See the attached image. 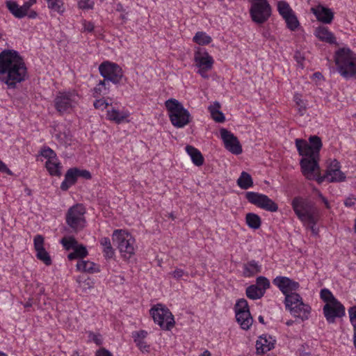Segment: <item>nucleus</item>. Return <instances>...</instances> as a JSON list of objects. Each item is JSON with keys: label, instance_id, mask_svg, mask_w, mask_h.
I'll return each instance as SVG.
<instances>
[{"label": "nucleus", "instance_id": "43", "mask_svg": "<svg viewBox=\"0 0 356 356\" xmlns=\"http://www.w3.org/2000/svg\"><path fill=\"white\" fill-rule=\"evenodd\" d=\"M321 298L326 302V304H329L330 302H334V300H338L331 291L327 289H323L320 293Z\"/></svg>", "mask_w": 356, "mask_h": 356}, {"label": "nucleus", "instance_id": "40", "mask_svg": "<svg viewBox=\"0 0 356 356\" xmlns=\"http://www.w3.org/2000/svg\"><path fill=\"white\" fill-rule=\"evenodd\" d=\"M284 20L286 23V26L291 31H295L300 25L299 21L294 13L286 17Z\"/></svg>", "mask_w": 356, "mask_h": 356}, {"label": "nucleus", "instance_id": "51", "mask_svg": "<svg viewBox=\"0 0 356 356\" xmlns=\"http://www.w3.org/2000/svg\"><path fill=\"white\" fill-rule=\"evenodd\" d=\"M94 96L97 97V95H106L108 93V89L107 90H104V87L102 85H100V82L99 84L94 88Z\"/></svg>", "mask_w": 356, "mask_h": 356}, {"label": "nucleus", "instance_id": "9", "mask_svg": "<svg viewBox=\"0 0 356 356\" xmlns=\"http://www.w3.org/2000/svg\"><path fill=\"white\" fill-rule=\"evenodd\" d=\"M154 323L165 330H170L175 325L174 316L168 308L161 304H157L150 309Z\"/></svg>", "mask_w": 356, "mask_h": 356}, {"label": "nucleus", "instance_id": "4", "mask_svg": "<svg viewBox=\"0 0 356 356\" xmlns=\"http://www.w3.org/2000/svg\"><path fill=\"white\" fill-rule=\"evenodd\" d=\"M336 65L340 74L349 79L356 74V55L348 48H342L337 51L335 58Z\"/></svg>", "mask_w": 356, "mask_h": 356}, {"label": "nucleus", "instance_id": "18", "mask_svg": "<svg viewBox=\"0 0 356 356\" xmlns=\"http://www.w3.org/2000/svg\"><path fill=\"white\" fill-rule=\"evenodd\" d=\"M44 238L40 235L38 234L34 237L33 244L34 248L36 251V257L40 261H42L45 265L50 266L52 263L49 254L46 251L44 248Z\"/></svg>", "mask_w": 356, "mask_h": 356}, {"label": "nucleus", "instance_id": "8", "mask_svg": "<svg viewBox=\"0 0 356 356\" xmlns=\"http://www.w3.org/2000/svg\"><path fill=\"white\" fill-rule=\"evenodd\" d=\"M85 213L86 209L81 204H76L67 210L65 215L66 223L73 232H78L85 227Z\"/></svg>", "mask_w": 356, "mask_h": 356}, {"label": "nucleus", "instance_id": "64", "mask_svg": "<svg viewBox=\"0 0 356 356\" xmlns=\"http://www.w3.org/2000/svg\"><path fill=\"white\" fill-rule=\"evenodd\" d=\"M210 70V69H203V67H199L198 73L204 78H207L208 76L207 74V72Z\"/></svg>", "mask_w": 356, "mask_h": 356}, {"label": "nucleus", "instance_id": "15", "mask_svg": "<svg viewBox=\"0 0 356 356\" xmlns=\"http://www.w3.org/2000/svg\"><path fill=\"white\" fill-rule=\"evenodd\" d=\"M220 133L225 147L227 150L236 155L242 152V147L238 139L231 131L222 128L220 130Z\"/></svg>", "mask_w": 356, "mask_h": 356}, {"label": "nucleus", "instance_id": "3", "mask_svg": "<svg viewBox=\"0 0 356 356\" xmlns=\"http://www.w3.org/2000/svg\"><path fill=\"white\" fill-rule=\"evenodd\" d=\"M165 106L172 124L176 128H183L191 121V115L183 104L171 98L165 101Z\"/></svg>", "mask_w": 356, "mask_h": 356}, {"label": "nucleus", "instance_id": "25", "mask_svg": "<svg viewBox=\"0 0 356 356\" xmlns=\"http://www.w3.org/2000/svg\"><path fill=\"white\" fill-rule=\"evenodd\" d=\"M186 151L195 165L201 166L203 165L204 159L200 150L191 145H187Z\"/></svg>", "mask_w": 356, "mask_h": 356}, {"label": "nucleus", "instance_id": "42", "mask_svg": "<svg viewBox=\"0 0 356 356\" xmlns=\"http://www.w3.org/2000/svg\"><path fill=\"white\" fill-rule=\"evenodd\" d=\"M49 9L58 12L63 13V2L62 0H45Z\"/></svg>", "mask_w": 356, "mask_h": 356}, {"label": "nucleus", "instance_id": "28", "mask_svg": "<svg viewBox=\"0 0 356 356\" xmlns=\"http://www.w3.org/2000/svg\"><path fill=\"white\" fill-rule=\"evenodd\" d=\"M45 167L51 176L59 177L61 175V163L58 161V158L56 159H52L47 161L45 163Z\"/></svg>", "mask_w": 356, "mask_h": 356}, {"label": "nucleus", "instance_id": "27", "mask_svg": "<svg viewBox=\"0 0 356 356\" xmlns=\"http://www.w3.org/2000/svg\"><path fill=\"white\" fill-rule=\"evenodd\" d=\"M6 6L15 17L22 19L26 16V13H24L22 6H20L16 1L13 0L6 1Z\"/></svg>", "mask_w": 356, "mask_h": 356}, {"label": "nucleus", "instance_id": "1", "mask_svg": "<svg viewBox=\"0 0 356 356\" xmlns=\"http://www.w3.org/2000/svg\"><path fill=\"white\" fill-rule=\"evenodd\" d=\"M28 78V72L24 59L13 49H5L0 53V81L8 88L14 89L17 83Z\"/></svg>", "mask_w": 356, "mask_h": 356}, {"label": "nucleus", "instance_id": "22", "mask_svg": "<svg viewBox=\"0 0 356 356\" xmlns=\"http://www.w3.org/2000/svg\"><path fill=\"white\" fill-rule=\"evenodd\" d=\"M275 340L273 339L271 336L262 335L260 336L256 342V350L258 354H264L275 346Z\"/></svg>", "mask_w": 356, "mask_h": 356}, {"label": "nucleus", "instance_id": "6", "mask_svg": "<svg viewBox=\"0 0 356 356\" xmlns=\"http://www.w3.org/2000/svg\"><path fill=\"white\" fill-rule=\"evenodd\" d=\"M99 71L104 79L100 81V85L104 87V90L109 89V82L118 84L123 77L122 68L118 65L109 61H104L100 64Z\"/></svg>", "mask_w": 356, "mask_h": 356}, {"label": "nucleus", "instance_id": "59", "mask_svg": "<svg viewBox=\"0 0 356 356\" xmlns=\"http://www.w3.org/2000/svg\"><path fill=\"white\" fill-rule=\"evenodd\" d=\"M0 172L6 173L9 175H12V171L6 166V165L0 160Z\"/></svg>", "mask_w": 356, "mask_h": 356}, {"label": "nucleus", "instance_id": "12", "mask_svg": "<svg viewBox=\"0 0 356 356\" xmlns=\"http://www.w3.org/2000/svg\"><path fill=\"white\" fill-rule=\"evenodd\" d=\"M245 197L248 201L266 211L275 212L278 210L277 204L267 195L256 192H247Z\"/></svg>", "mask_w": 356, "mask_h": 356}, {"label": "nucleus", "instance_id": "20", "mask_svg": "<svg viewBox=\"0 0 356 356\" xmlns=\"http://www.w3.org/2000/svg\"><path fill=\"white\" fill-rule=\"evenodd\" d=\"M311 12L316 16L318 21L324 24H330L334 18V13L332 10L322 5L312 7Z\"/></svg>", "mask_w": 356, "mask_h": 356}, {"label": "nucleus", "instance_id": "33", "mask_svg": "<svg viewBox=\"0 0 356 356\" xmlns=\"http://www.w3.org/2000/svg\"><path fill=\"white\" fill-rule=\"evenodd\" d=\"M245 222L249 227L254 229H259L261 225V218L254 213H248L246 214Z\"/></svg>", "mask_w": 356, "mask_h": 356}, {"label": "nucleus", "instance_id": "24", "mask_svg": "<svg viewBox=\"0 0 356 356\" xmlns=\"http://www.w3.org/2000/svg\"><path fill=\"white\" fill-rule=\"evenodd\" d=\"M77 179L76 168H70L65 175V179L60 184L61 190L64 191L68 190L76 182Z\"/></svg>", "mask_w": 356, "mask_h": 356}, {"label": "nucleus", "instance_id": "61", "mask_svg": "<svg viewBox=\"0 0 356 356\" xmlns=\"http://www.w3.org/2000/svg\"><path fill=\"white\" fill-rule=\"evenodd\" d=\"M317 222H318V221H316L314 223H306L304 225L308 226L310 228L312 232L314 235H316V234H318V229L316 227V225Z\"/></svg>", "mask_w": 356, "mask_h": 356}, {"label": "nucleus", "instance_id": "48", "mask_svg": "<svg viewBox=\"0 0 356 356\" xmlns=\"http://www.w3.org/2000/svg\"><path fill=\"white\" fill-rule=\"evenodd\" d=\"M73 250L78 258H83L88 255V250L83 245L77 244Z\"/></svg>", "mask_w": 356, "mask_h": 356}, {"label": "nucleus", "instance_id": "31", "mask_svg": "<svg viewBox=\"0 0 356 356\" xmlns=\"http://www.w3.org/2000/svg\"><path fill=\"white\" fill-rule=\"evenodd\" d=\"M261 270L260 266L254 261L252 260L243 266V275L245 277H251Z\"/></svg>", "mask_w": 356, "mask_h": 356}, {"label": "nucleus", "instance_id": "52", "mask_svg": "<svg viewBox=\"0 0 356 356\" xmlns=\"http://www.w3.org/2000/svg\"><path fill=\"white\" fill-rule=\"evenodd\" d=\"M77 177H83L86 179H91V174L87 170H80L76 168Z\"/></svg>", "mask_w": 356, "mask_h": 356}, {"label": "nucleus", "instance_id": "30", "mask_svg": "<svg viewBox=\"0 0 356 356\" xmlns=\"http://www.w3.org/2000/svg\"><path fill=\"white\" fill-rule=\"evenodd\" d=\"M76 266L78 270L86 273H93L99 271V268L97 267V265L94 262L90 261H79Z\"/></svg>", "mask_w": 356, "mask_h": 356}, {"label": "nucleus", "instance_id": "57", "mask_svg": "<svg viewBox=\"0 0 356 356\" xmlns=\"http://www.w3.org/2000/svg\"><path fill=\"white\" fill-rule=\"evenodd\" d=\"M172 276L175 279H179L183 275L186 274L183 270L179 268H176L174 271H172L171 273Z\"/></svg>", "mask_w": 356, "mask_h": 356}, {"label": "nucleus", "instance_id": "63", "mask_svg": "<svg viewBox=\"0 0 356 356\" xmlns=\"http://www.w3.org/2000/svg\"><path fill=\"white\" fill-rule=\"evenodd\" d=\"M31 7V4L29 3L28 1L25 2L22 6V8L24 13H26V16L28 14V11L29 10L30 8Z\"/></svg>", "mask_w": 356, "mask_h": 356}, {"label": "nucleus", "instance_id": "54", "mask_svg": "<svg viewBox=\"0 0 356 356\" xmlns=\"http://www.w3.org/2000/svg\"><path fill=\"white\" fill-rule=\"evenodd\" d=\"M134 341L142 352H148L149 346L147 345L144 340L136 339Z\"/></svg>", "mask_w": 356, "mask_h": 356}, {"label": "nucleus", "instance_id": "19", "mask_svg": "<svg viewBox=\"0 0 356 356\" xmlns=\"http://www.w3.org/2000/svg\"><path fill=\"white\" fill-rule=\"evenodd\" d=\"M318 159L319 157L312 156L305 157L300 160V164L302 172L307 179H312L314 172L319 168L318 163Z\"/></svg>", "mask_w": 356, "mask_h": 356}, {"label": "nucleus", "instance_id": "10", "mask_svg": "<svg viewBox=\"0 0 356 356\" xmlns=\"http://www.w3.org/2000/svg\"><path fill=\"white\" fill-rule=\"evenodd\" d=\"M250 13L253 22L263 24L270 17L271 8L267 0H252Z\"/></svg>", "mask_w": 356, "mask_h": 356}, {"label": "nucleus", "instance_id": "7", "mask_svg": "<svg viewBox=\"0 0 356 356\" xmlns=\"http://www.w3.org/2000/svg\"><path fill=\"white\" fill-rule=\"evenodd\" d=\"M114 243L118 245V248L124 258L129 259L134 254L135 239L128 232L122 229H115L112 236Z\"/></svg>", "mask_w": 356, "mask_h": 356}, {"label": "nucleus", "instance_id": "5", "mask_svg": "<svg viewBox=\"0 0 356 356\" xmlns=\"http://www.w3.org/2000/svg\"><path fill=\"white\" fill-rule=\"evenodd\" d=\"M284 303L286 308L296 318H299L302 321L309 318L311 307L303 302L302 298L298 293L286 294Z\"/></svg>", "mask_w": 356, "mask_h": 356}, {"label": "nucleus", "instance_id": "39", "mask_svg": "<svg viewBox=\"0 0 356 356\" xmlns=\"http://www.w3.org/2000/svg\"><path fill=\"white\" fill-rule=\"evenodd\" d=\"M277 10L280 15L284 19L293 13L289 4L284 1H281L277 3Z\"/></svg>", "mask_w": 356, "mask_h": 356}, {"label": "nucleus", "instance_id": "46", "mask_svg": "<svg viewBox=\"0 0 356 356\" xmlns=\"http://www.w3.org/2000/svg\"><path fill=\"white\" fill-rule=\"evenodd\" d=\"M254 285L258 286L261 291L264 290L265 293L266 290L270 287V282L266 277L260 276L257 278Z\"/></svg>", "mask_w": 356, "mask_h": 356}, {"label": "nucleus", "instance_id": "55", "mask_svg": "<svg viewBox=\"0 0 356 356\" xmlns=\"http://www.w3.org/2000/svg\"><path fill=\"white\" fill-rule=\"evenodd\" d=\"M147 335V332L145 330H140L138 332H134L132 333V337L134 339V341L136 339L144 340Z\"/></svg>", "mask_w": 356, "mask_h": 356}, {"label": "nucleus", "instance_id": "23", "mask_svg": "<svg viewBox=\"0 0 356 356\" xmlns=\"http://www.w3.org/2000/svg\"><path fill=\"white\" fill-rule=\"evenodd\" d=\"M314 34L321 41H324L330 44L336 43L335 37L327 27L323 26L317 27L315 30Z\"/></svg>", "mask_w": 356, "mask_h": 356}, {"label": "nucleus", "instance_id": "11", "mask_svg": "<svg viewBox=\"0 0 356 356\" xmlns=\"http://www.w3.org/2000/svg\"><path fill=\"white\" fill-rule=\"evenodd\" d=\"M236 318L241 327L244 330H248L253 323V318L249 309L248 301L241 298L235 305Z\"/></svg>", "mask_w": 356, "mask_h": 356}, {"label": "nucleus", "instance_id": "17", "mask_svg": "<svg viewBox=\"0 0 356 356\" xmlns=\"http://www.w3.org/2000/svg\"><path fill=\"white\" fill-rule=\"evenodd\" d=\"M273 284L280 289L285 296L286 294L296 293L300 287L298 282H295L289 277L282 276H278L275 278Z\"/></svg>", "mask_w": 356, "mask_h": 356}, {"label": "nucleus", "instance_id": "53", "mask_svg": "<svg viewBox=\"0 0 356 356\" xmlns=\"http://www.w3.org/2000/svg\"><path fill=\"white\" fill-rule=\"evenodd\" d=\"M93 2L90 0H80L79 6L82 9H91L93 8Z\"/></svg>", "mask_w": 356, "mask_h": 356}, {"label": "nucleus", "instance_id": "37", "mask_svg": "<svg viewBox=\"0 0 356 356\" xmlns=\"http://www.w3.org/2000/svg\"><path fill=\"white\" fill-rule=\"evenodd\" d=\"M100 244L103 246L104 255L106 259H111L114 255V250L112 248L110 238L108 237H103L100 239Z\"/></svg>", "mask_w": 356, "mask_h": 356}, {"label": "nucleus", "instance_id": "32", "mask_svg": "<svg viewBox=\"0 0 356 356\" xmlns=\"http://www.w3.org/2000/svg\"><path fill=\"white\" fill-rule=\"evenodd\" d=\"M309 141L313 156L319 157V152L323 145L321 138L317 136H311Z\"/></svg>", "mask_w": 356, "mask_h": 356}, {"label": "nucleus", "instance_id": "45", "mask_svg": "<svg viewBox=\"0 0 356 356\" xmlns=\"http://www.w3.org/2000/svg\"><path fill=\"white\" fill-rule=\"evenodd\" d=\"M77 282L79 284V287H81L83 291L90 289L93 286V282L88 277L85 278L83 277H79L77 280Z\"/></svg>", "mask_w": 356, "mask_h": 356}, {"label": "nucleus", "instance_id": "56", "mask_svg": "<svg viewBox=\"0 0 356 356\" xmlns=\"http://www.w3.org/2000/svg\"><path fill=\"white\" fill-rule=\"evenodd\" d=\"M356 197L353 195H350L344 201L346 207H350L355 204Z\"/></svg>", "mask_w": 356, "mask_h": 356}, {"label": "nucleus", "instance_id": "50", "mask_svg": "<svg viewBox=\"0 0 356 356\" xmlns=\"http://www.w3.org/2000/svg\"><path fill=\"white\" fill-rule=\"evenodd\" d=\"M93 105L95 108L103 110L108 106V103L104 99H97Z\"/></svg>", "mask_w": 356, "mask_h": 356}, {"label": "nucleus", "instance_id": "29", "mask_svg": "<svg viewBox=\"0 0 356 356\" xmlns=\"http://www.w3.org/2000/svg\"><path fill=\"white\" fill-rule=\"evenodd\" d=\"M220 104L218 102H215L209 107L212 119L216 122L222 123L225 120L224 114L220 111Z\"/></svg>", "mask_w": 356, "mask_h": 356}, {"label": "nucleus", "instance_id": "41", "mask_svg": "<svg viewBox=\"0 0 356 356\" xmlns=\"http://www.w3.org/2000/svg\"><path fill=\"white\" fill-rule=\"evenodd\" d=\"M350 321L354 328L353 343L356 348V305L348 309Z\"/></svg>", "mask_w": 356, "mask_h": 356}, {"label": "nucleus", "instance_id": "47", "mask_svg": "<svg viewBox=\"0 0 356 356\" xmlns=\"http://www.w3.org/2000/svg\"><path fill=\"white\" fill-rule=\"evenodd\" d=\"M61 243L64 246V248L67 250H71L76 248V245L78 244V242L73 237H70L68 238H63L61 240Z\"/></svg>", "mask_w": 356, "mask_h": 356}, {"label": "nucleus", "instance_id": "14", "mask_svg": "<svg viewBox=\"0 0 356 356\" xmlns=\"http://www.w3.org/2000/svg\"><path fill=\"white\" fill-rule=\"evenodd\" d=\"M323 312L329 323H334L337 318H341L346 314L345 307L339 300L325 304Z\"/></svg>", "mask_w": 356, "mask_h": 356}, {"label": "nucleus", "instance_id": "34", "mask_svg": "<svg viewBox=\"0 0 356 356\" xmlns=\"http://www.w3.org/2000/svg\"><path fill=\"white\" fill-rule=\"evenodd\" d=\"M127 117L128 115L127 113H121L115 108L107 111V118L117 124L122 123Z\"/></svg>", "mask_w": 356, "mask_h": 356}, {"label": "nucleus", "instance_id": "2", "mask_svg": "<svg viewBox=\"0 0 356 356\" xmlns=\"http://www.w3.org/2000/svg\"><path fill=\"white\" fill-rule=\"evenodd\" d=\"M291 204L295 213L303 224L318 221L319 211L312 201L297 197L293 200Z\"/></svg>", "mask_w": 356, "mask_h": 356}, {"label": "nucleus", "instance_id": "62", "mask_svg": "<svg viewBox=\"0 0 356 356\" xmlns=\"http://www.w3.org/2000/svg\"><path fill=\"white\" fill-rule=\"evenodd\" d=\"M92 341L98 346L102 343V339L99 335L93 334Z\"/></svg>", "mask_w": 356, "mask_h": 356}, {"label": "nucleus", "instance_id": "13", "mask_svg": "<svg viewBox=\"0 0 356 356\" xmlns=\"http://www.w3.org/2000/svg\"><path fill=\"white\" fill-rule=\"evenodd\" d=\"M77 99L74 92H59L54 99L55 108L60 113L67 112L75 106Z\"/></svg>", "mask_w": 356, "mask_h": 356}, {"label": "nucleus", "instance_id": "35", "mask_svg": "<svg viewBox=\"0 0 356 356\" xmlns=\"http://www.w3.org/2000/svg\"><path fill=\"white\" fill-rule=\"evenodd\" d=\"M237 184L242 189H248L252 186L253 181L250 175L246 172H242L237 179Z\"/></svg>", "mask_w": 356, "mask_h": 356}, {"label": "nucleus", "instance_id": "26", "mask_svg": "<svg viewBox=\"0 0 356 356\" xmlns=\"http://www.w3.org/2000/svg\"><path fill=\"white\" fill-rule=\"evenodd\" d=\"M296 146L300 156L306 157L313 156L309 144L304 139L297 138L295 140Z\"/></svg>", "mask_w": 356, "mask_h": 356}, {"label": "nucleus", "instance_id": "60", "mask_svg": "<svg viewBox=\"0 0 356 356\" xmlns=\"http://www.w3.org/2000/svg\"><path fill=\"white\" fill-rule=\"evenodd\" d=\"M84 30L88 32H92L94 30V24L90 22L85 21L83 22Z\"/></svg>", "mask_w": 356, "mask_h": 356}, {"label": "nucleus", "instance_id": "38", "mask_svg": "<svg viewBox=\"0 0 356 356\" xmlns=\"http://www.w3.org/2000/svg\"><path fill=\"white\" fill-rule=\"evenodd\" d=\"M211 40V38L209 35L202 31L197 32L193 37V41L200 45L208 44Z\"/></svg>", "mask_w": 356, "mask_h": 356}, {"label": "nucleus", "instance_id": "49", "mask_svg": "<svg viewBox=\"0 0 356 356\" xmlns=\"http://www.w3.org/2000/svg\"><path fill=\"white\" fill-rule=\"evenodd\" d=\"M294 99L296 104L299 106L298 112L301 115H303L306 111V107L303 101L300 99L299 95H296L294 96Z\"/></svg>", "mask_w": 356, "mask_h": 356}, {"label": "nucleus", "instance_id": "16", "mask_svg": "<svg viewBox=\"0 0 356 356\" xmlns=\"http://www.w3.org/2000/svg\"><path fill=\"white\" fill-rule=\"evenodd\" d=\"M340 163L336 159H334L328 165L325 175L323 179H326L329 182L343 181L346 179V176L340 170Z\"/></svg>", "mask_w": 356, "mask_h": 356}, {"label": "nucleus", "instance_id": "36", "mask_svg": "<svg viewBox=\"0 0 356 356\" xmlns=\"http://www.w3.org/2000/svg\"><path fill=\"white\" fill-rule=\"evenodd\" d=\"M246 296L252 300H257L264 296V290H261L258 286L252 284L246 289Z\"/></svg>", "mask_w": 356, "mask_h": 356}, {"label": "nucleus", "instance_id": "44", "mask_svg": "<svg viewBox=\"0 0 356 356\" xmlns=\"http://www.w3.org/2000/svg\"><path fill=\"white\" fill-rule=\"evenodd\" d=\"M40 155L47 159V161L56 159L57 158L56 152L49 147H45L41 149Z\"/></svg>", "mask_w": 356, "mask_h": 356}, {"label": "nucleus", "instance_id": "21", "mask_svg": "<svg viewBox=\"0 0 356 356\" xmlns=\"http://www.w3.org/2000/svg\"><path fill=\"white\" fill-rule=\"evenodd\" d=\"M194 60L198 67L211 70L213 67V59L204 49H199L195 51Z\"/></svg>", "mask_w": 356, "mask_h": 356}, {"label": "nucleus", "instance_id": "58", "mask_svg": "<svg viewBox=\"0 0 356 356\" xmlns=\"http://www.w3.org/2000/svg\"><path fill=\"white\" fill-rule=\"evenodd\" d=\"M96 356H113L112 353L104 348H102L96 351Z\"/></svg>", "mask_w": 356, "mask_h": 356}]
</instances>
